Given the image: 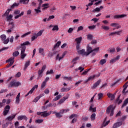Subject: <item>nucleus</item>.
Here are the masks:
<instances>
[{
  "instance_id": "54",
  "label": "nucleus",
  "mask_w": 128,
  "mask_h": 128,
  "mask_svg": "<svg viewBox=\"0 0 128 128\" xmlns=\"http://www.w3.org/2000/svg\"><path fill=\"white\" fill-rule=\"evenodd\" d=\"M56 118H62V115L60 112H57L56 114Z\"/></svg>"
},
{
  "instance_id": "30",
  "label": "nucleus",
  "mask_w": 128,
  "mask_h": 128,
  "mask_svg": "<svg viewBox=\"0 0 128 128\" xmlns=\"http://www.w3.org/2000/svg\"><path fill=\"white\" fill-rule=\"evenodd\" d=\"M102 30H110V27L108 26H106L104 25L102 26Z\"/></svg>"
},
{
  "instance_id": "60",
  "label": "nucleus",
  "mask_w": 128,
  "mask_h": 128,
  "mask_svg": "<svg viewBox=\"0 0 128 128\" xmlns=\"http://www.w3.org/2000/svg\"><path fill=\"white\" fill-rule=\"evenodd\" d=\"M14 14H20V10H16L14 11Z\"/></svg>"
},
{
  "instance_id": "48",
  "label": "nucleus",
  "mask_w": 128,
  "mask_h": 128,
  "mask_svg": "<svg viewBox=\"0 0 128 128\" xmlns=\"http://www.w3.org/2000/svg\"><path fill=\"white\" fill-rule=\"evenodd\" d=\"M46 86V83L45 82H43L42 84H41V88H45Z\"/></svg>"
},
{
  "instance_id": "23",
  "label": "nucleus",
  "mask_w": 128,
  "mask_h": 128,
  "mask_svg": "<svg viewBox=\"0 0 128 128\" xmlns=\"http://www.w3.org/2000/svg\"><path fill=\"white\" fill-rule=\"evenodd\" d=\"M82 40V36L76 38L75 40L77 44H80Z\"/></svg>"
},
{
  "instance_id": "63",
  "label": "nucleus",
  "mask_w": 128,
  "mask_h": 128,
  "mask_svg": "<svg viewBox=\"0 0 128 128\" xmlns=\"http://www.w3.org/2000/svg\"><path fill=\"white\" fill-rule=\"evenodd\" d=\"M80 60V57H76L74 59L72 60V62H76V60Z\"/></svg>"
},
{
  "instance_id": "44",
  "label": "nucleus",
  "mask_w": 128,
  "mask_h": 128,
  "mask_svg": "<svg viewBox=\"0 0 128 128\" xmlns=\"http://www.w3.org/2000/svg\"><path fill=\"white\" fill-rule=\"evenodd\" d=\"M20 54L18 51H15L13 52L12 56H18Z\"/></svg>"
},
{
  "instance_id": "19",
  "label": "nucleus",
  "mask_w": 128,
  "mask_h": 128,
  "mask_svg": "<svg viewBox=\"0 0 128 128\" xmlns=\"http://www.w3.org/2000/svg\"><path fill=\"white\" fill-rule=\"evenodd\" d=\"M42 10H44L46 8H50V4L48 3H46L42 4Z\"/></svg>"
},
{
  "instance_id": "53",
  "label": "nucleus",
  "mask_w": 128,
  "mask_h": 128,
  "mask_svg": "<svg viewBox=\"0 0 128 128\" xmlns=\"http://www.w3.org/2000/svg\"><path fill=\"white\" fill-rule=\"evenodd\" d=\"M40 98L39 96L36 97L33 100V102H38V100H40Z\"/></svg>"
},
{
  "instance_id": "45",
  "label": "nucleus",
  "mask_w": 128,
  "mask_h": 128,
  "mask_svg": "<svg viewBox=\"0 0 128 128\" xmlns=\"http://www.w3.org/2000/svg\"><path fill=\"white\" fill-rule=\"evenodd\" d=\"M36 38H38V36H36V34H35L34 36H33L32 37V38H31L32 42H34V40H36Z\"/></svg>"
},
{
  "instance_id": "58",
  "label": "nucleus",
  "mask_w": 128,
  "mask_h": 128,
  "mask_svg": "<svg viewBox=\"0 0 128 128\" xmlns=\"http://www.w3.org/2000/svg\"><path fill=\"white\" fill-rule=\"evenodd\" d=\"M84 30V26H80L78 27L77 32H80V30Z\"/></svg>"
},
{
  "instance_id": "6",
  "label": "nucleus",
  "mask_w": 128,
  "mask_h": 128,
  "mask_svg": "<svg viewBox=\"0 0 128 128\" xmlns=\"http://www.w3.org/2000/svg\"><path fill=\"white\" fill-rule=\"evenodd\" d=\"M52 112V111L51 112H42L41 116H43V118H46V116H50V114Z\"/></svg>"
},
{
  "instance_id": "12",
  "label": "nucleus",
  "mask_w": 128,
  "mask_h": 128,
  "mask_svg": "<svg viewBox=\"0 0 128 128\" xmlns=\"http://www.w3.org/2000/svg\"><path fill=\"white\" fill-rule=\"evenodd\" d=\"M120 126H122V121L120 122H117L114 124L113 125V127L114 128H120Z\"/></svg>"
},
{
  "instance_id": "38",
  "label": "nucleus",
  "mask_w": 128,
  "mask_h": 128,
  "mask_svg": "<svg viewBox=\"0 0 128 128\" xmlns=\"http://www.w3.org/2000/svg\"><path fill=\"white\" fill-rule=\"evenodd\" d=\"M128 104V98H127L124 102V104L122 106V108H124V106H126Z\"/></svg>"
},
{
  "instance_id": "57",
  "label": "nucleus",
  "mask_w": 128,
  "mask_h": 128,
  "mask_svg": "<svg viewBox=\"0 0 128 128\" xmlns=\"http://www.w3.org/2000/svg\"><path fill=\"white\" fill-rule=\"evenodd\" d=\"M34 11L36 12V14H40V12H42V10L39 9L35 8Z\"/></svg>"
},
{
  "instance_id": "37",
  "label": "nucleus",
  "mask_w": 128,
  "mask_h": 128,
  "mask_svg": "<svg viewBox=\"0 0 128 128\" xmlns=\"http://www.w3.org/2000/svg\"><path fill=\"white\" fill-rule=\"evenodd\" d=\"M100 12V8H96L95 9H94L92 10V12Z\"/></svg>"
},
{
  "instance_id": "28",
  "label": "nucleus",
  "mask_w": 128,
  "mask_h": 128,
  "mask_svg": "<svg viewBox=\"0 0 128 128\" xmlns=\"http://www.w3.org/2000/svg\"><path fill=\"white\" fill-rule=\"evenodd\" d=\"M29 2L30 0H20V2L23 3V4H27Z\"/></svg>"
},
{
  "instance_id": "11",
  "label": "nucleus",
  "mask_w": 128,
  "mask_h": 128,
  "mask_svg": "<svg viewBox=\"0 0 128 128\" xmlns=\"http://www.w3.org/2000/svg\"><path fill=\"white\" fill-rule=\"evenodd\" d=\"M120 58V55H118L116 56V58H114L110 60V64H114L116 60H118Z\"/></svg>"
},
{
  "instance_id": "49",
  "label": "nucleus",
  "mask_w": 128,
  "mask_h": 128,
  "mask_svg": "<svg viewBox=\"0 0 128 128\" xmlns=\"http://www.w3.org/2000/svg\"><path fill=\"white\" fill-rule=\"evenodd\" d=\"M12 18V14H10L9 16H7V21L10 22Z\"/></svg>"
},
{
  "instance_id": "2",
  "label": "nucleus",
  "mask_w": 128,
  "mask_h": 128,
  "mask_svg": "<svg viewBox=\"0 0 128 128\" xmlns=\"http://www.w3.org/2000/svg\"><path fill=\"white\" fill-rule=\"evenodd\" d=\"M98 50H100L99 48H95L94 50H92V48L90 46V45H88L87 46V52H86V54L87 56H88L90 54H92V52H98Z\"/></svg>"
},
{
  "instance_id": "31",
  "label": "nucleus",
  "mask_w": 128,
  "mask_h": 128,
  "mask_svg": "<svg viewBox=\"0 0 128 128\" xmlns=\"http://www.w3.org/2000/svg\"><path fill=\"white\" fill-rule=\"evenodd\" d=\"M86 36L88 40H92V34H88Z\"/></svg>"
},
{
  "instance_id": "32",
  "label": "nucleus",
  "mask_w": 128,
  "mask_h": 128,
  "mask_svg": "<svg viewBox=\"0 0 128 128\" xmlns=\"http://www.w3.org/2000/svg\"><path fill=\"white\" fill-rule=\"evenodd\" d=\"M62 98V95L60 94H58V96H57L54 100H53L54 102H56V100H60V98Z\"/></svg>"
},
{
  "instance_id": "64",
  "label": "nucleus",
  "mask_w": 128,
  "mask_h": 128,
  "mask_svg": "<svg viewBox=\"0 0 128 128\" xmlns=\"http://www.w3.org/2000/svg\"><path fill=\"white\" fill-rule=\"evenodd\" d=\"M54 18V16H49V18L48 19V20L49 21L50 20H52Z\"/></svg>"
},
{
  "instance_id": "62",
  "label": "nucleus",
  "mask_w": 128,
  "mask_h": 128,
  "mask_svg": "<svg viewBox=\"0 0 128 128\" xmlns=\"http://www.w3.org/2000/svg\"><path fill=\"white\" fill-rule=\"evenodd\" d=\"M8 92V90L6 89H2L0 91V94H3V92Z\"/></svg>"
},
{
  "instance_id": "39",
  "label": "nucleus",
  "mask_w": 128,
  "mask_h": 128,
  "mask_svg": "<svg viewBox=\"0 0 128 128\" xmlns=\"http://www.w3.org/2000/svg\"><path fill=\"white\" fill-rule=\"evenodd\" d=\"M91 120H96V114L93 113L90 116Z\"/></svg>"
},
{
  "instance_id": "42",
  "label": "nucleus",
  "mask_w": 128,
  "mask_h": 128,
  "mask_svg": "<svg viewBox=\"0 0 128 128\" xmlns=\"http://www.w3.org/2000/svg\"><path fill=\"white\" fill-rule=\"evenodd\" d=\"M106 59H102V60H100V64H106Z\"/></svg>"
},
{
  "instance_id": "26",
  "label": "nucleus",
  "mask_w": 128,
  "mask_h": 128,
  "mask_svg": "<svg viewBox=\"0 0 128 128\" xmlns=\"http://www.w3.org/2000/svg\"><path fill=\"white\" fill-rule=\"evenodd\" d=\"M110 120L107 121L106 122H103L102 124V128L106 126H108V124H110Z\"/></svg>"
},
{
  "instance_id": "25",
  "label": "nucleus",
  "mask_w": 128,
  "mask_h": 128,
  "mask_svg": "<svg viewBox=\"0 0 128 128\" xmlns=\"http://www.w3.org/2000/svg\"><path fill=\"white\" fill-rule=\"evenodd\" d=\"M28 44H30V42L26 41L24 42L23 44H21L22 48L24 46H28Z\"/></svg>"
},
{
  "instance_id": "4",
  "label": "nucleus",
  "mask_w": 128,
  "mask_h": 128,
  "mask_svg": "<svg viewBox=\"0 0 128 128\" xmlns=\"http://www.w3.org/2000/svg\"><path fill=\"white\" fill-rule=\"evenodd\" d=\"M26 46H24L23 47H22V48L21 50L20 58L22 60H24V58L26 56V54L24 53V52H26Z\"/></svg>"
},
{
  "instance_id": "21",
  "label": "nucleus",
  "mask_w": 128,
  "mask_h": 128,
  "mask_svg": "<svg viewBox=\"0 0 128 128\" xmlns=\"http://www.w3.org/2000/svg\"><path fill=\"white\" fill-rule=\"evenodd\" d=\"M100 82H102L101 80H98L97 81L95 84H94L92 88H96V86H98L100 84Z\"/></svg>"
},
{
  "instance_id": "50",
  "label": "nucleus",
  "mask_w": 128,
  "mask_h": 128,
  "mask_svg": "<svg viewBox=\"0 0 128 128\" xmlns=\"http://www.w3.org/2000/svg\"><path fill=\"white\" fill-rule=\"evenodd\" d=\"M44 120H37L35 121V122L37 123V124H42V122H43Z\"/></svg>"
},
{
  "instance_id": "59",
  "label": "nucleus",
  "mask_w": 128,
  "mask_h": 128,
  "mask_svg": "<svg viewBox=\"0 0 128 128\" xmlns=\"http://www.w3.org/2000/svg\"><path fill=\"white\" fill-rule=\"evenodd\" d=\"M3 42L4 44H8V42H10V40L8 38H7L6 40H5Z\"/></svg>"
},
{
  "instance_id": "16",
  "label": "nucleus",
  "mask_w": 128,
  "mask_h": 128,
  "mask_svg": "<svg viewBox=\"0 0 128 128\" xmlns=\"http://www.w3.org/2000/svg\"><path fill=\"white\" fill-rule=\"evenodd\" d=\"M68 96L63 97L61 100H59L58 104H62L66 100H68Z\"/></svg>"
},
{
  "instance_id": "7",
  "label": "nucleus",
  "mask_w": 128,
  "mask_h": 128,
  "mask_svg": "<svg viewBox=\"0 0 128 128\" xmlns=\"http://www.w3.org/2000/svg\"><path fill=\"white\" fill-rule=\"evenodd\" d=\"M66 56V52H63V54H62V55L61 56H60V54H57L56 56V60H58V61L60 62V60H62V58H64V56Z\"/></svg>"
},
{
  "instance_id": "15",
  "label": "nucleus",
  "mask_w": 128,
  "mask_h": 128,
  "mask_svg": "<svg viewBox=\"0 0 128 128\" xmlns=\"http://www.w3.org/2000/svg\"><path fill=\"white\" fill-rule=\"evenodd\" d=\"M18 120H28V117L26 116H20L18 118Z\"/></svg>"
},
{
  "instance_id": "52",
  "label": "nucleus",
  "mask_w": 128,
  "mask_h": 128,
  "mask_svg": "<svg viewBox=\"0 0 128 128\" xmlns=\"http://www.w3.org/2000/svg\"><path fill=\"white\" fill-rule=\"evenodd\" d=\"M42 72H44V71H42V70H38V75L39 76H42Z\"/></svg>"
},
{
  "instance_id": "47",
  "label": "nucleus",
  "mask_w": 128,
  "mask_h": 128,
  "mask_svg": "<svg viewBox=\"0 0 128 128\" xmlns=\"http://www.w3.org/2000/svg\"><path fill=\"white\" fill-rule=\"evenodd\" d=\"M0 38H2V42L6 38V36L5 34H2L0 36Z\"/></svg>"
},
{
  "instance_id": "36",
  "label": "nucleus",
  "mask_w": 128,
  "mask_h": 128,
  "mask_svg": "<svg viewBox=\"0 0 128 128\" xmlns=\"http://www.w3.org/2000/svg\"><path fill=\"white\" fill-rule=\"evenodd\" d=\"M90 110H92L93 112H96V108H92V105L89 108Z\"/></svg>"
},
{
  "instance_id": "18",
  "label": "nucleus",
  "mask_w": 128,
  "mask_h": 128,
  "mask_svg": "<svg viewBox=\"0 0 128 128\" xmlns=\"http://www.w3.org/2000/svg\"><path fill=\"white\" fill-rule=\"evenodd\" d=\"M20 93H18L16 98V104H20Z\"/></svg>"
},
{
  "instance_id": "3",
  "label": "nucleus",
  "mask_w": 128,
  "mask_h": 128,
  "mask_svg": "<svg viewBox=\"0 0 128 128\" xmlns=\"http://www.w3.org/2000/svg\"><path fill=\"white\" fill-rule=\"evenodd\" d=\"M21 84H22L18 82H16V80H12L8 85V88H12L14 86L16 88V86H20Z\"/></svg>"
},
{
  "instance_id": "56",
  "label": "nucleus",
  "mask_w": 128,
  "mask_h": 128,
  "mask_svg": "<svg viewBox=\"0 0 128 128\" xmlns=\"http://www.w3.org/2000/svg\"><path fill=\"white\" fill-rule=\"evenodd\" d=\"M52 30H58V26L56 25L54 26Z\"/></svg>"
},
{
  "instance_id": "43",
  "label": "nucleus",
  "mask_w": 128,
  "mask_h": 128,
  "mask_svg": "<svg viewBox=\"0 0 128 128\" xmlns=\"http://www.w3.org/2000/svg\"><path fill=\"white\" fill-rule=\"evenodd\" d=\"M97 0H90V2L88 4V6H90L94 4V2H96Z\"/></svg>"
},
{
  "instance_id": "17",
  "label": "nucleus",
  "mask_w": 128,
  "mask_h": 128,
  "mask_svg": "<svg viewBox=\"0 0 128 128\" xmlns=\"http://www.w3.org/2000/svg\"><path fill=\"white\" fill-rule=\"evenodd\" d=\"M125 16H126V14H117L114 16V18H124Z\"/></svg>"
},
{
  "instance_id": "61",
  "label": "nucleus",
  "mask_w": 128,
  "mask_h": 128,
  "mask_svg": "<svg viewBox=\"0 0 128 128\" xmlns=\"http://www.w3.org/2000/svg\"><path fill=\"white\" fill-rule=\"evenodd\" d=\"M44 94H50V90L48 88H46L44 90Z\"/></svg>"
},
{
  "instance_id": "46",
  "label": "nucleus",
  "mask_w": 128,
  "mask_h": 128,
  "mask_svg": "<svg viewBox=\"0 0 128 128\" xmlns=\"http://www.w3.org/2000/svg\"><path fill=\"white\" fill-rule=\"evenodd\" d=\"M42 32H44V31H42V30H40L36 34V35L37 36H40L42 34Z\"/></svg>"
},
{
  "instance_id": "27",
  "label": "nucleus",
  "mask_w": 128,
  "mask_h": 128,
  "mask_svg": "<svg viewBox=\"0 0 128 128\" xmlns=\"http://www.w3.org/2000/svg\"><path fill=\"white\" fill-rule=\"evenodd\" d=\"M24 12H22L20 14L16 16L15 17H14V18L16 20H17V18H20V16H24Z\"/></svg>"
},
{
  "instance_id": "51",
  "label": "nucleus",
  "mask_w": 128,
  "mask_h": 128,
  "mask_svg": "<svg viewBox=\"0 0 128 128\" xmlns=\"http://www.w3.org/2000/svg\"><path fill=\"white\" fill-rule=\"evenodd\" d=\"M10 9L8 10L6 12L5 14H4V16H8V14H10Z\"/></svg>"
},
{
  "instance_id": "40",
  "label": "nucleus",
  "mask_w": 128,
  "mask_h": 128,
  "mask_svg": "<svg viewBox=\"0 0 128 128\" xmlns=\"http://www.w3.org/2000/svg\"><path fill=\"white\" fill-rule=\"evenodd\" d=\"M32 34V32H28L26 33L25 34H22L21 36V38H26V36H28V34Z\"/></svg>"
},
{
  "instance_id": "14",
  "label": "nucleus",
  "mask_w": 128,
  "mask_h": 128,
  "mask_svg": "<svg viewBox=\"0 0 128 128\" xmlns=\"http://www.w3.org/2000/svg\"><path fill=\"white\" fill-rule=\"evenodd\" d=\"M16 114H12L10 116H8L6 120H9V122H10V120H12L14 118H16Z\"/></svg>"
},
{
  "instance_id": "34",
  "label": "nucleus",
  "mask_w": 128,
  "mask_h": 128,
  "mask_svg": "<svg viewBox=\"0 0 128 128\" xmlns=\"http://www.w3.org/2000/svg\"><path fill=\"white\" fill-rule=\"evenodd\" d=\"M70 90V88H63L61 89V92H68V90Z\"/></svg>"
},
{
  "instance_id": "24",
  "label": "nucleus",
  "mask_w": 128,
  "mask_h": 128,
  "mask_svg": "<svg viewBox=\"0 0 128 128\" xmlns=\"http://www.w3.org/2000/svg\"><path fill=\"white\" fill-rule=\"evenodd\" d=\"M30 61L28 60L24 64V70H26V68H28V66H30Z\"/></svg>"
},
{
  "instance_id": "20",
  "label": "nucleus",
  "mask_w": 128,
  "mask_h": 128,
  "mask_svg": "<svg viewBox=\"0 0 128 128\" xmlns=\"http://www.w3.org/2000/svg\"><path fill=\"white\" fill-rule=\"evenodd\" d=\"M107 96L109 98H110L111 100H114V95L108 92L107 94Z\"/></svg>"
},
{
  "instance_id": "41",
  "label": "nucleus",
  "mask_w": 128,
  "mask_h": 128,
  "mask_svg": "<svg viewBox=\"0 0 128 128\" xmlns=\"http://www.w3.org/2000/svg\"><path fill=\"white\" fill-rule=\"evenodd\" d=\"M8 26H10V30H12L14 28V22H10Z\"/></svg>"
},
{
  "instance_id": "13",
  "label": "nucleus",
  "mask_w": 128,
  "mask_h": 128,
  "mask_svg": "<svg viewBox=\"0 0 128 128\" xmlns=\"http://www.w3.org/2000/svg\"><path fill=\"white\" fill-rule=\"evenodd\" d=\"M38 53L43 56H46V53L44 52V49L43 48H38Z\"/></svg>"
},
{
  "instance_id": "1",
  "label": "nucleus",
  "mask_w": 128,
  "mask_h": 128,
  "mask_svg": "<svg viewBox=\"0 0 128 128\" xmlns=\"http://www.w3.org/2000/svg\"><path fill=\"white\" fill-rule=\"evenodd\" d=\"M114 106L112 105H110L108 108L106 110V113L107 114H110V116H114Z\"/></svg>"
},
{
  "instance_id": "29",
  "label": "nucleus",
  "mask_w": 128,
  "mask_h": 128,
  "mask_svg": "<svg viewBox=\"0 0 128 128\" xmlns=\"http://www.w3.org/2000/svg\"><path fill=\"white\" fill-rule=\"evenodd\" d=\"M90 70V68H89L88 70H86L84 72L82 73V76H86L88 74V72Z\"/></svg>"
},
{
  "instance_id": "35",
  "label": "nucleus",
  "mask_w": 128,
  "mask_h": 128,
  "mask_svg": "<svg viewBox=\"0 0 128 128\" xmlns=\"http://www.w3.org/2000/svg\"><path fill=\"white\" fill-rule=\"evenodd\" d=\"M98 100H102V98L104 96V94L102 93H100L98 94Z\"/></svg>"
},
{
  "instance_id": "33",
  "label": "nucleus",
  "mask_w": 128,
  "mask_h": 128,
  "mask_svg": "<svg viewBox=\"0 0 128 128\" xmlns=\"http://www.w3.org/2000/svg\"><path fill=\"white\" fill-rule=\"evenodd\" d=\"M60 44H62V42L58 41L56 44L54 46V48H58L60 46Z\"/></svg>"
},
{
  "instance_id": "5",
  "label": "nucleus",
  "mask_w": 128,
  "mask_h": 128,
  "mask_svg": "<svg viewBox=\"0 0 128 128\" xmlns=\"http://www.w3.org/2000/svg\"><path fill=\"white\" fill-rule=\"evenodd\" d=\"M10 106L8 105L6 106L4 108V110L3 112L4 116H6V114H8L10 112Z\"/></svg>"
},
{
  "instance_id": "22",
  "label": "nucleus",
  "mask_w": 128,
  "mask_h": 128,
  "mask_svg": "<svg viewBox=\"0 0 128 128\" xmlns=\"http://www.w3.org/2000/svg\"><path fill=\"white\" fill-rule=\"evenodd\" d=\"M94 78H96V75H94L92 76H90L88 78V80H86V82H90V80H92Z\"/></svg>"
},
{
  "instance_id": "9",
  "label": "nucleus",
  "mask_w": 128,
  "mask_h": 128,
  "mask_svg": "<svg viewBox=\"0 0 128 128\" xmlns=\"http://www.w3.org/2000/svg\"><path fill=\"white\" fill-rule=\"evenodd\" d=\"M78 54H82V56H87L86 52L84 50L82 49V50H78Z\"/></svg>"
},
{
  "instance_id": "8",
  "label": "nucleus",
  "mask_w": 128,
  "mask_h": 128,
  "mask_svg": "<svg viewBox=\"0 0 128 128\" xmlns=\"http://www.w3.org/2000/svg\"><path fill=\"white\" fill-rule=\"evenodd\" d=\"M110 26H112L113 28H114V30H118L120 28V25H118V24H116V23H112Z\"/></svg>"
},
{
  "instance_id": "55",
  "label": "nucleus",
  "mask_w": 128,
  "mask_h": 128,
  "mask_svg": "<svg viewBox=\"0 0 128 128\" xmlns=\"http://www.w3.org/2000/svg\"><path fill=\"white\" fill-rule=\"evenodd\" d=\"M96 26L92 25V26H89L88 28L89 30H94V28H96Z\"/></svg>"
},
{
  "instance_id": "10",
  "label": "nucleus",
  "mask_w": 128,
  "mask_h": 128,
  "mask_svg": "<svg viewBox=\"0 0 128 128\" xmlns=\"http://www.w3.org/2000/svg\"><path fill=\"white\" fill-rule=\"evenodd\" d=\"M6 62H10L9 64L12 66V65L14 64V58H10L9 60H6Z\"/></svg>"
}]
</instances>
